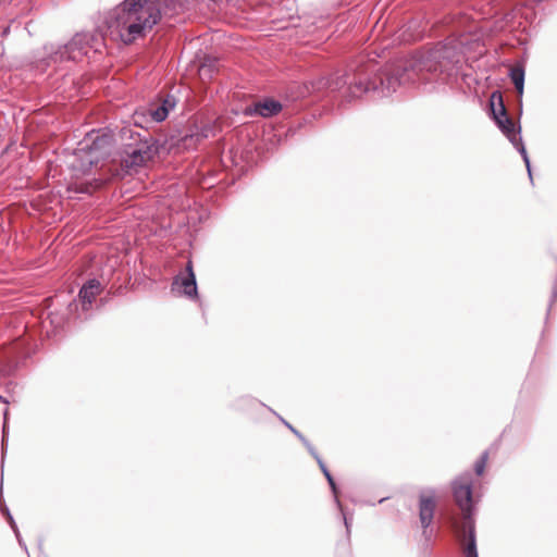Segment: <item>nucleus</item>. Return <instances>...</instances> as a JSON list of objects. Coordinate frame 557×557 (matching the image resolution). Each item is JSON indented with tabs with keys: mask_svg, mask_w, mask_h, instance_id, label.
<instances>
[{
	"mask_svg": "<svg viewBox=\"0 0 557 557\" xmlns=\"http://www.w3.org/2000/svg\"><path fill=\"white\" fill-rule=\"evenodd\" d=\"M2 512H3V515H5V516L8 517V512H10V511H9V509L5 507V508H2Z\"/></svg>",
	"mask_w": 557,
	"mask_h": 557,
	"instance_id": "nucleus-28",
	"label": "nucleus"
},
{
	"mask_svg": "<svg viewBox=\"0 0 557 557\" xmlns=\"http://www.w3.org/2000/svg\"><path fill=\"white\" fill-rule=\"evenodd\" d=\"M302 444L307 447L308 451L311 454V456L317 460L319 463V460H322V458L319 456V454L315 451L314 447L305 438L301 437L300 440Z\"/></svg>",
	"mask_w": 557,
	"mask_h": 557,
	"instance_id": "nucleus-20",
	"label": "nucleus"
},
{
	"mask_svg": "<svg viewBox=\"0 0 557 557\" xmlns=\"http://www.w3.org/2000/svg\"><path fill=\"white\" fill-rule=\"evenodd\" d=\"M108 144L107 137H99L95 131L88 133L74 150L72 161H70V166L75 175H85L94 165H97L108 152Z\"/></svg>",
	"mask_w": 557,
	"mask_h": 557,
	"instance_id": "nucleus-3",
	"label": "nucleus"
},
{
	"mask_svg": "<svg viewBox=\"0 0 557 557\" xmlns=\"http://www.w3.org/2000/svg\"><path fill=\"white\" fill-rule=\"evenodd\" d=\"M487 461V453H483L482 456L474 463V471L478 475L483 474Z\"/></svg>",
	"mask_w": 557,
	"mask_h": 557,
	"instance_id": "nucleus-18",
	"label": "nucleus"
},
{
	"mask_svg": "<svg viewBox=\"0 0 557 557\" xmlns=\"http://www.w3.org/2000/svg\"><path fill=\"white\" fill-rule=\"evenodd\" d=\"M465 557H479L476 550L475 534L471 531L470 541H468L465 547Z\"/></svg>",
	"mask_w": 557,
	"mask_h": 557,
	"instance_id": "nucleus-17",
	"label": "nucleus"
},
{
	"mask_svg": "<svg viewBox=\"0 0 557 557\" xmlns=\"http://www.w3.org/2000/svg\"><path fill=\"white\" fill-rule=\"evenodd\" d=\"M101 284L96 278L89 280L83 285L78 294L83 310H88L90 308L94 299L101 293Z\"/></svg>",
	"mask_w": 557,
	"mask_h": 557,
	"instance_id": "nucleus-10",
	"label": "nucleus"
},
{
	"mask_svg": "<svg viewBox=\"0 0 557 557\" xmlns=\"http://www.w3.org/2000/svg\"><path fill=\"white\" fill-rule=\"evenodd\" d=\"M302 444L307 447L308 451L311 454V456L317 460L319 463V460H322V458L319 456V454L315 451L314 447L305 438L301 437L300 440Z\"/></svg>",
	"mask_w": 557,
	"mask_h": 557,
	"instance_id": "nucleus-21",
	"label": "nucleus"
},
{
	"mask_svg": "<svg viewBox=\"0 0 557 557\" xmlns=\"http://www.w3.org/2000/svg\"><path fill=\"white\" fill-rule=\"evenodd\" d=\"M557 300V281L553 289L550 305Z\"/></svg>",
	"mask_w": 557,
	"mask_h": 557,
	"instance_id": "nucleus-26",
	"label": "nucleus"
},
{
	"mask_svg": "<svg viewBox=\"0 0 557 557\" xmlns=\"http://www.w3.org/2000/svg\"><path fill=\"white\" fill-rule=\"evenodd\" d=\"M491 110L493 117L502 131V133L509 139L512 146L519 151L521 154L530 180L532 181V172L530 159L527 152V149L522 143V138L520 137V127L517 129L513 121L507 115L506 108L503 102L502 95L498 92H493L491 97Z\"/></svg>",
	"mask_w": 557,
	"mask_h": 557,
	"instance_id": "nucleus-5",
	"label": "nucleus"
},
{
	"mask_svg": "<svg viewBox=\"0 0 557 557\" xmlns=\"http://www.w3.org/2000/svg\"><path fill=\"white\" fill-rule=\"evenodd\" d=\"M282 421L299 440H301V437H304V435L300 432H298L292 424H289L288 422H286L283 419H282Z\"/></svg>",
	"mask_w": 557,
	"mask_h": 557,
	"instance_id": "nucleus-24",
	"label": "nucleus"
},
{
	"mask_svg": "<svg viewBox=\"0 0 557 557\" xmlns=\"http://www.w3.org/2000/svg\"><path fill=\"white\" fill-rule=\"evenodd\" d=\"M510 78L513 83L518 94L521 96L523 94L524 87V71L520 66L512 67L510 70Z\"/></svg>",
	"mask_w": 557,
	"mask_h": 557,
	"instance_id": "nucleus-13",
	"label": "nucleus"
},
{
	"mask_svg": "<svg viewBox=\"0 0 557 557\" xmlns=\"http://www.w3.org/2000/svg\"><path fill=\"white\" fill-rule=\"evenodd\" d=\"M8 521H9V523H10L11 528L13 529V531H14V533H15V535H16V539H17V541H18V544H20L21 546H23V547L26 549V546H25L24 542H23V541H22V539H21V535H20V531H18V529H17V525H16V523H15V521H14V519H13V517H12V515H11L10 512H8Z\"/></svg>",
	"mask_w": 557,
	"mask_h": 557,
	"instance_id": "nucleus-19",
	"label": "nucleus"
},
{
	"mask_svg": "<svg viewBox=\"0 0 557 557\" xmlns=\"http://www.w3.org/2000/svg\"><path fill=\"white\" fill-rule=\"evenodd\" d=\"M171 290L189 299H196L198 297L197 282L191 261L187 262L185 273H180L174 277Z\"/></svg>",
	"mask_w": 557,
	"mask_h": 557,
	"instance_id": "nucleus-8",
	"label": "nucleus"
},
{
	"mask_svg": "<svg viewBox=\"0 0 557 557\" xmlns=\"http://www.w3.org/2000/svg\"><path fill=\"white\" fill-rule=\"evenodd\" d=\"M200 75L203 76H210V70L207 67V65H202L200 69Z\"/></svg>",
	"mask_w": 557,
	"mask_h": 557,
	"instance_id": "nucleus-25",
	"label": "nucleus"
},
{
	"mask_svg": "<svg viewBox=\"0 0 557 557\" xmlns=\"http://www.w3.org/2000/svg\"><path fill=\"white\" fill-rule=\"evenodd\" d=\"M95 41L96 38L94 35L89 33H78L64 46L47 45L44 49L48 64L65 60L79 61L84 55L88 54L90 49L97 51Z\"/></svg>",
	"mask_w": 557,
	"mask_h": 557,
	"instance_id": "nucleus-4",
	"label": "nucleus"
},
{
	"mask_svg": "<svg viewBox=\"0 0 557 557\" xmlns=\"http://www.w3.org/2000/svg\"><path fill=\"white\" fill-rule=\"evenodd\" d=\"M310 88L306 85V91L301 92V96H305L306 94H310L312 91H320L323 89H331V79L330 77H320L313 82L310 83Z\"/></svg>",
	"mask_w": 557,
	"mask_h": 557,
	"instance_id": "nucleus-14",
	"label": "nucleus"
},
{
	"mask_svg": "<svg viewBox=\"0 0 557 557\" xmlns=\"http://www.w3.org/2000/svg\"><path fill=\"white\" fill-rule=\"evenodd\" d=\"M435 507V492L433 490H429L420 494L419 517L424 529L432 523Z\"/></svg>",
	"mask_w": 557,
	"mask_h": 557,
	"instance_id": "nucleus-9",
	"label": "nucleus"
},
{
	"mask_svg": "<svg viewBox=\"0 0 557 557\" xmlns=\"http://www.w3.org/2000/svg\"><path fill=\"white\" fill-rule=\"evenodd\" d=\"M453 494L454 498L461 509L467 523L471 524V516L473 509L472 503V474L470 472H465L456 478L453 482ZM469 535L471 531L474 532L472 525H469Z\"/></svg>",
	"mask_w": 557,
	"mask_h": 557,
	"instance_id": "nucleus-6",
	"label": "nucleus"
},
{
	"mask_svg": "<svg viewBox=\"0 0 557 557\" xmlns=\"http://www.w3.org/2000/svg\"><path fill=\"white\" fill-rule=\"evenodd\" d=\"M319 467L321 469V471L323 472L324 476L326 478L329 484H330V487L334 494V500L336 503L337 506H341V502L338 499V496H337V486H336V483L332 476V474L330 473L329 469L326 468L325 463L323 460H319Z\"/></svg>",
	"mask_w": 557,
	"mask_h": 557,
	"instance_id": "nucleus-15",
	"label": "nucleus"
},
{
	"mask_svg": "<svg viewBox=\"0 0 557 557\" xmlns=\"http://www.w3.org/2000/svg\"><path fill=\"white\" fill-rule=\"evenodd\" d=\"M8 409L4 410V423H3V435L5 434Z\"/></svg>",
	"mask_w": 557,
	"mask_h": 557,
	"instance_id": "nucleus-27",
	"label": "nucleus"
},
{
	"mask_svg": "<svg viewBox=\"0 0 557 557\" xmlns=\"http://www.w3.org/2000/svg\"><path fill=\"white\" fill-rule=\"evenodd\" d=\"M102 184L101 181H98V180H95V186H92L91 184H89V186H86L85 188L82 189L83 193H91V190L96 187H99L100 185Z\"/></svg>",
	"mask_w": 557,
	"mask_h": 557,
	"instance_id": "nucleus-23",
	"label": "nucleus"
},
{
	"mask_svg": "<svg viewBox=\"0 0 557 557\" xmlns=\"http://www.w3.org/2000/svg\"><path fill=\"white\" fill-rule=\"evenodd\" d=\"M337 507L339 508V510H341V512L343 515V520H344V523H345V527H346V531H347V533H349L350 532V527H351V523H352V517L351 516L348 517L346 515V512L344 511L342 505L337 506Z\"/></svg>",
	"mask_w": 557,
	"mask_h": 557,
	"instance_id": "nucleus-22",
	"label": "nucleus"
},
{
	"mask_svg": "<svg viewBox=\"0 0 557 557\" xmlns=\"http://www.w3.org/2000/svg\"><path fill=\"white\" fill-rule=\"evenodd\" d=\"M176 103V98L173 95H166L160 103L150 108L149 113L152 120L156 122L164 121L170 111L175 108Z\"/></svg>",
	"mask_w": 557,
	"mask_h": 557,
	"instance_id": "nucleus-11",
	"label": "nucleus"
},
{
	"mask_svg": "<svg viewBox=\"0 0 557 557\" xmlns=\"http://www.w3.org/2000/svg\"><path fill=\"white\" fill-rule=\"evenodd\" d=\"M182 5V0H125L110 12L107 25L111 34L131 44L158 23L162 11L173 14Z\"/></svg>",
	"mask_w": 557,
	"mask_h": 557,
	"instance_id": "nucleus-2",
	"label": "nucleus"
},
{
	"mask_svg": "<svg viewBox=\"0 0 557 557\" xmlns=\"http://www.w3.org/2000/svg\"><path fill=\"white\" fill-rule=\"evenodd\" d=\"M210 136H213V128L209 125H206L201 128L199 133H191L190 135H186L184 140L199 141L200 139L208 138Z\"/></svg>",
	"mask_w": 557,
	"mask_h": 557,
	"instance_id": "nucleus-16",
	"label": "nucleus"
},
{
	"mask_svg": "<svg viewBox=\"0 0 557 557\" xmlns=\"http://www.w3.org/2000/svg\"><path fill=\"white\" fill-rule=\"evenodd\" d=\"M157 153V148L148 143H140L126 152L122 160L123 166L131 173L149 162Z\"/></svg>",
	"mask_w": 557,
	"mask_h": 557,
	"instance_id": "nucleus-7",
	"label": "nucleus"
},
{
	"mask_svg": "<svg viewBox=\"0 0 557 557\" xmlns=\"http://www.w3.org/2000/svg\"><path fill=\"white\" fill-rule=\"evenodd\" d=\"M470 50L467 37L449 38L426 52H418L393 67L386 69L373 79H368L366 73L333 74L331 89L339 90L348 85L351 97L374 91L381 97H387L396 91L397 87L407 83L421 82L423 84L445 85L457 77L461 54Z\"/></svg>",
	"mask_w": 557,
	"mask_h": 557,
	"instance_id": "nucleus-1",
	"label": "nucleus"
},
{
	"mask_svg": "<svg viewBox=\"0 0 557 557\" xmlns=\"http://www.w3.org/2000/svg\"><path fill=\"white\" fill-rule=\"evenodd\" d=\"M0 401L4 403V404H8V400L5 398H3L1 395H0Z\"/></svg>",
	"mask_w": 557,
	"mask_h": 557,
	"instance_id": "nucleus-29",
	"label": "nucleus"
},
{
	"mask_svg": "<svg viewBox=\"0 0 557 557\" xmlns=\"http://www.w3.org/2000/svg\"><path fill=\"white\" fill-rule=\"evenodd\" d=\"M282 110V104L273 99H268L256 104L255 111L257 114L269 117Z\"/></svg>",
	"mask_w": 557,
	"mask_h": 557,
	"instance_id": "nucleus-12",
	"label": "nucleus"
}]
</instances>
